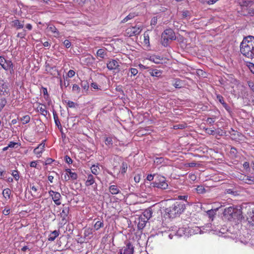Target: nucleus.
<instances>
[{
  "label": "nucleus",
  "mask_w": 254,
  "mask_h": 254,
  "mask_svg": "<svg viewBox=\"0 0 254 254\" xmlns=\"http://www.w3.org/2000/svg\"><path fill=\"white\" fill-rule=\"evenodd\" d=\"M240 52L245 57L254 58V36H249L244 38L240 45Z\"/></svg>",
  "instance_id": "f257e3e1"
},
{
  "label": "nucleus",
  "mask_w": 254,
  "mask_h": 254,
  "mask_svg": "<svg viewBox=\"0 0 254 254\" xmlns=\"http://www.w3.org/2000/svg\"><path fill=\"white\" fill-rule=\"evenodd\" d=\"M224 218L229 221L237 222L243 218L242 208L239 206H229L224 209L223 213Z\"/></svg>",
  "instance_id": "f03ea898"
},
{
  "label": "nucleus",
  "mask_w": 254,
  "mask_h": 254,
  "mask_svg": "<svg viewBox=\"0 0 254 254\" xmlns=\"http://www.w3.org/2000/svg\"><path fill=\"white\" fill-rule=\"evenodd\" d=\"M185 204L181 202L176 201L171 206L165 209V215L169 218H175L179 217L185 209Z\"/></svg>",
  "instance_id": "7ed1b4c3"
},
{
  "label": "nucleus",
  "mask_w": 254,
  "mask_h": 254,
  "mask_svg": "<svg viewBox=\"0 0 254 254\" xmlns=\"http://www.w3.org/2000/svg\"><path fill=\"white\" fill-rule=\"evenodd\" d=\"M151 186L154 188H157L161 190H166L168 188L166 178L161 175H157L155 181L151 183Z\"/></svg>",
  "instance_id": "20e7f679"
},
{
  "label": "nucleus",
  "mask_w": 254,
  "mask_h": 254,
  "mask_svg": "<svg viewBox=\"0 0 254 254\" xmlns=\"http://www.w3.org/2000/svg\"><path fill=\"white\" fill-rule=\"evenodd\" d=\"M0 65L6 71H9L11 74L13 73V64L10 60H6L2 56H0Z\"/></svg>",
  "instance_id": "39448f33"
},
{
  "label": "nucleus",
  "mask_w": 254,
  "mask_h": 254,
  "mask_svg": "<svg viewBox=\"0 0 254 254\" xmlns=\"http://www.w3.org/2000/svg\"><path fill=\"white\" fill-rule=\"evenodd\" d=\"M142 25H136L127 28L125 31V35L128 37H132L139 35L142 30Z\"/></svg>",
  "instance_id": "423d86ee"
},
{
  "label": "nucleus",
  "mask_w": 254,
  "mask_h": 254,
  "mask_svg": "<svg viewBox=\"0 0 254 254\" xmlns=\"http://www.w3.org/2000/svg\"><path fill=\"white\" fill-rule=\"evenodd\" d=\"M9 94V84L0 79V95L6 96Z\"/></svg>",
  "instance_id": "0eeeda50"
},
{
  "label": "nucleus",
  "mask_w": 254,
  "mask_h": 254,
  "mask_svg": "<svg viewBox=\"0 0 254 254\" xmlns=\"http://www.w3.org/2000/svg\"><path fill=\"white\" fill-rule=\"evenodd\" d=\"M134 247L130 242L126 243V245L120 250L119 254H133Z\"/></svg>",
  "instance_id": "6e6552de"
},
{
  "label": "nucleus",
  "mask_w": 254,
  "mask_h": 254,
  "mask_svg": "<svg viewBox=\"0 0 254 254\" xmlns=\"http://www.w3.org/2000/svg\"><path fill=\"white\" fill-rule=\"evenodd\" d=\"M49 195L52 197L53 200L54 201L56 205H59L61 204L60 201L61 195L59 192L55 191L53 190H50L49 191Z\"/></svg>",
  "instance_id": "1a4fd4ad"
},
{
  "label": "nucleus",
  "mask_w": 254,
  "mask_h": 254,
  "mask_svg": "<svg viewBox=\"0 0 254 254\" xmlns=\"http://www.w3.org/2000/svg\"><path fill=\"white\" fill-rule=\"evenodd\" d=\"M119 66V60H112L107 64V67L110 70L117 69Z\"/></svg>",
  "instance_id": "9d476101"
},
{
  "label": "nucleus",
  "mask_w": 254,
  "mask_h": 254,
  "mask_svg": "<svg viewBox=\"0 0 254 254\" xmlns=\"http://www.w3.org/2000/svg\"><path fill=\"white\" fill-rule=\"evenodd\" d=\"M162 35L167 37L168 39H170V40H176V35L173 31V30L171 29H166L162 34Z\"/></svg>",
  "instance_id": "9b49d317"
},
{
  "label": "nucleus",
  "mask_w": 254,
  "mask_h": 254,
  "mask_svg": "<svg viewBox=\"0 0 254 254\" xmlns=\"http://www.w3.org/2000/svg\"><path fill=\"white\" fill-rule=\"evenodd\" d=\"M45 144L44 143H42L34 149V153L37 155L38 158L41 156V154L45 150Z\"/></svg>",
  "instance_id": "f8f14e48"
},
{
  "label": "nucleus",
  "mask_w": 254,
  "mask_h": 254,
  "mask_svg": "<svg viewBox=\"0 0 254 254\" xmlns=\"http://www.w3.org/2000/svg\"><path fill=\"white\" fill-rule=\"evenodd\" d=\"M189 230V228L181 227L179 228V229L176 231L175 233V235L178 237H182L183 236H187V232Z\"/></svg>",
  "instance_id": "ddd939ff"
},
{
  "label": "nucleus",
  "mask_w": 254,
  "mask_h": 254,
  "mask_svg": "<svg viewBox=\"0 0 254 254\" xmlns=\"http://www.w3.org/2000/svg\"><path fill=\"white\" fill-rule=\"evenodd\" d=\"M152 213L151 208H148L143 211L141 216H142L144 219L148 220L152 217Z\"/></svg>",
  "instance_id": "4468645a"
},
{
  "label": "nucleus",
  "mask_w": 254,
  "mask_h": 254,
  "mask_svg": "<svg viewBox=\"0 0 254 254\" xmlns=\"http://www.w3.org/2000/svg\"><path fill=\"white\" fill-rule=\"evenodd\" d=\"M109 190L112 194L115 195L121 193L120 188L116 185H111L109 187Z\"/></svg>",
  "instance_id": "2eb2a0df"
},
{
  "label": "nucleus",
  "mask_w": 254,
  "mask_h": 254,
  "mask_svg": "<svg viewBox=\"0 0 254 254\" xmlns=\"http://www.w3.org/2000/svg\"><path fill=\"white\" fill-rule=\"evenodd\" d=\"M37 110L38 112H40L41 115H43L45 117H46L48 111L46 110V107L44 105L39 104L37 107Z\"/></svg>",
  "instance_id": "dca6fc26"
},
{
  "label": "nucleus",
  "mask_w": 254,
  "mask_h": 254,
  "mask_svg": "<svg viewBox=\"0 0 254 254\" xmlns=\"http://www.w3.org/2000/svg\"><path fill=\"white\" fill-rule=\"evenodd\" d=\"M104 141L105 145L108 148H111L113 147V141L112 137L105 136L104 137Z\"/></svg>",
  "instance_id": "f3484780"
},
{
  "label": "nucleus",
  "mask_w": 254,
  "mask_h": 254,
  "mask_svg": "<svg viewBox=\"0 0 254 254\" xmlns=\"http://www.w3.org/2000/svg\"><path fill=\"white\" fill-rule=\"evenodd\" d=\"M60 234L59 230H55L51 233L48 237V241H53L57 237L59 236Z\"/></svg>",
  "instance_id": "a211bd4d"
},
{
  "label": "nucleus",
  "mask_w": 254,
  "mask_h": 254,
  "mask_svg": "<svg viewBox=\"0 0 254 254\" xmlns=\"http://www.w3.org/2000/svg\"><path fill=\"white\" fill-rule=\"evenodd\" d=\"M147 221L148 220L144 219V218L142 216H140L139 218V222L137 225L138 228L139 229H143L145 227L146 223Z\"/></svg>",
  "instance_id": "6ab92c4d"
},
{
  "label": "nucleus",
  "mask_w": 254,
  "mask_h": 254,
  "mask_svg": "<svg viewBox=\"0 0 254 254\" xmlns=\"http://www.w3.org/2000/svg\"><path fill=\"white\" fill-rule=\"evenodd\" d=\"M95 183L94 177L92 175H89L87 176V180L85 182L86 186H89L93 185Z\"/></svg>",
  "instance_id": "aec40b11"
},
{
  "label": "nucleus",
  "mask_w": 254,
  "mask_h": 254,
  "mask_svg": "<svg viewBox=\"0 0 254 254\" xmlns=\"http://www.w3.org/2000/svg\"><path fill=\"white\" fill-rule=\"evenodd\" d=\"M13 25L17 29H21L24 26L23 21L20 22L19 20H14L12 21Z\"/></svg>",
  "instance_id": "412c9836"
},
{
  "label": "nucleus",
  "mask_w": 254,
  "mask_h": 254,
  "mask_svg": "<svg viewBox=\"0 0 254 254\" xmlns=\"http://www.w3.org/2000/svg\"><path fill=\"white\" fill-rule=\"evenodd\" d=\"M148 72L152 76L155 77H159L161 76L162 73L161 71L158 69H149Z\"/></svg>",
  "instance_id": "4be33fe9"
},
{
  "label": "nucleus",
  "mask_w": 254,
  "mask_h": 254,
  "mask_svg": "<svg viewBox=\"0 0 254 254\" xmlns=\"http://www.w3.org/2000/svg\"><path fill=\"white\" fill-rule=\"evenodd\" d=\"M252 2L251 0H240L239 4L242 7H248L251 5Z\"/></svg>",
  "instance_id": "5701e85b"
},
{
  "label": "nucleus",
  "mask_w": 254,
  "mask_h": 254,
  "mask_svg": "<svg viewBox=\"0 0 254 254\" xmlns=\"http://www.w3.org/2000/svg\"><path fill=\"white\" fill-rule=\"evenodd\" d=\"M69 213V208L68 207H64L62 212L60 213L63 220L65 219Z\"/></svg>",
  "instance_id": "b1692460"
},
{
  "label": "nucleus",
  "mask_w": 254,
  "mask_h": 254,
  "mask_svg": "<svg viewBox=\"0 0 254 254\" xmlns=\"http://www.w3.org/2000/svg\"><path fill=\"white\" fill-rule=\"evenodd\" d=\"M247 220L249 223L251 224L252 225H254V210H253L252 212H250L248 213Z\"/></svg>",
  "instance_id": "393cba45"
},
{
  "label": "nucleus",
  "mask_w": 254,
  "mask_h": 254,
  "mask_svg": "<svg viewBox=\"0 0 254 254\" xmlns=\"http://www.w3.org/2000/svg\"><path fill=\"white\" fill-rule=\"evenodd\" d=\"M96 54L98 57L104 59L107 55L106 50L105 49H100L97 51Z\"/></svg>",
  "instance_id": "a878e982"
},
{
  "label": "nucleus",
  "mask_w": 254,
  "mask_h": 254,
  "mask_svg": "<svg viewBox=\"0 0 254 254\" xmlns=\"http://www.w3.org/2000/svg\"><path fill=\"white\" fill-rule=\"evenodd\" d=\"M137 14L134 12L130 13L128 15H127L124 19H123L121 21L122 23H125L133 18L135 16H137Z\"/></svg>",
  "instance_id": "bb28decb"
},
{
  "label": "nucleus",
  "mask_w": 254,
  "mask_h": 254,
  "mask_svg": "<svg viewBox=\"0 0 254 254\" xmlns=\"http://www.w3.org/2000/svg\"><path fill=\"white\" fill-rule=\"evenodd\" d=\"M11 193V191L8 188L5 189L3 190L2 195L6 199H8L10 198Z\"/></svg>",
  "instance_id": "cd10ccee"
},
{
  "label": "nucleus",
  "mask_w": 254,
  "mask_h": 254,
  "mask_svg": "<svg viewBox=\"0 0 254 254\" xmlns=\"http://www.w3.org/2000/svg\"><path fill=\"white\" fill-rule=\"evenodd\" d=\"M104 226V223L103 220H98L97 221L94 225V228L95 230H98L100 228L103 227Z\"/></svg>",
  "instance_id": "c85d7f7f"
},
{
  "label": "nucleus",
  "mask_w": 254,
  "mask_h": 254,
  "mask_svg": "<svg viewBox=\"0 0 254 254\" xmlns=\"http://www.w3.org/2000/svg\"><path fill=\"white\" fill-rule=\"evenodd\" d=\"M170 40L167 37L163 35H161V43L164 47H167L169 44V41Z\"/></svg>",
  "instance_id": "c756f323"
},
{
  "label": "nucleus",
  "mask_w": 254,
  "mask_h": 254,
  "mask_svg": "<svg viewBox=\"0 0 254 254\" xmlns=\"http://www.w3.org/2000/svg\"><path fill=\"white\" fill-rule=\"evenodd\" d=\"M72 90L74 93L79 94L80 92V88L77 84H74L72 85Z\"/></svg>",
  "instance_id": "7c9ffc66"
},
{
  "label": "nucleus",
  "mask_w": 254,
  "mask_h": 254,
  "mask_svg": "<svg viewBox=\"0 0 254 254\" xmlns=\"http://www.w3.org/2000/svg\"><path fill=\"white\" fill-rule=\"evenodd\" d=\"M173 85L176 88H181L182 86V81L179 79H176Z\"/></svg>",
  "instance_id": "2f4dec72"
},
{
  "label": "nucleus",
  "mask_w": 254,
  "mask_h": 254,
  "mask_svg": "<svg viewBox=\"0 0 254 254\" xmlns=\"http://www.w3.org/2000/svg\"><path fill=\"white\" fill-rule=\"evenodd\" d=\"M54 119L56 125L59 128L62 129V127L61 123L58 119V117L56 114H54Z\"/></svg>",
  "instance_id": "473e14b6"
},
{
  "label": "nucleus",
  "mask_w": 254,
  "mask_h": 254,
  "mask_svg": "<svg viewBox=\"0 0 254 254\" xmlns=\"http://www.w3.org/2000/svg\"><path fill=\"white\" fill-rule=\"evenodd\" d=\"M7 103V101L5 98H1L0 99V112L4 108Z\"/></svg>",
  "instance_id": "72a5a7b5"
},
{
  "label": "nucleus",
  "mask_w": 254,
  "mask_h": 254,
  "mask_svg": "<svg viewBox=\"0 0 254 254\" xmlns=\"http://www.w3.org/2000/svg\"><path fill=\"white\" fill-rule=\"evenodd\" d=\"M195 190L198 193L202 194L205 192V189L202 186H198Z\"/></svg>",
  "instance_id": "f704fd0d"
},
{
  "label": "nucleus",
  "mask_w": 254,
  "mask_h": 254,
  "mask_svg": "<svg viewBox=\"0 0 254 254\" xmlns=\"http://www.w3.org/2000/svg\"><path fill=\"white\" fill-rule=\"evenodd\" d=\"M20 143L18 142H15L10 141L8 144V147L9 148H17L18 146L20 145Z\"/></svg>",
  "instance_id": "c9c22d12"
},
{
  "label": "nucleus",
  "mask_w": 254,
  "mask_h": 254,
  "mask_svg": "<svg viewBox=\"0 0 254 254\" xmlns=\"http://www.w3.org/2000/svg\"><path fill=\"white\" fill-rule=\"evenodd\" d=\"M30 120V117L28 115H26L23 116L21 119V120L23 122V124H27L29 122Z\"/></svg>",
  "instance_id": "e433bc0d"
},
{
  "label": "nucleus",
  "mask_w": 254,
  "mask_h": 254,
  "mask_svg": "<svg viewBox=\"0 0 254 254\" xmlns=\"http://www.w3.org/2000/svg\"><path fill=\"white\" fill-rule=\"evenodd\" d=\"M127 169V164L126 162H123L122 164L121 173L124 174L126 172Z\"/></svg>",
  "instance_id": "4c0bfd02"
},
{
  "label": "nucleus",
  "mask_w": 254,
  "mask_h": 254,
  "mask_svg": "<svg viewBox=\"0 0 254 254\" xmlns=\"http://www.w3.org/2000/svg\"><path fill=\"white\" fill-rule=\"evenodd\" d=\"M98 169H99V168L98 167V166H95V165H93L91 167V172L94 175L98 174Z\"/></svg>",
  "instance_id": "58836bf2"
},
{
  "label": "nucleus",
  "mask_w": 254,
  "mask_h": 254,
  "mask_svg": "<svg viewBox=\"0 0 254 254\" xmlns=\"http://www.w3.org/2000/svg\"><path fill=\"white\" fill-rule=\"evenodd\" d=\"M49 31H51L53 33H57V35H59V32L58 31L57 28L54 26H51L48 27Z\"/></svg>",
  "instance_id": "ea45409f"
},
{
  "label": "nucleus",
  "mask_w": 254,
  "mask_h": 254,
  "mask_svg": "<svg viewBox=\"0 0 254 254\" xmlns=\"http://www.w3.org/2000/svg\"><path fill=\"white\" fill-rule=\"evenodd\" d=\"M11 174L16 181H18L19 180V175L18 172L17 170L13 171Z\"/></svg>",
  "instance_id": "a19ab883"
},
{
  "label": "nucleus",
  "mask_w": 254,
  "mask_h": 254,
  "mask_svg": "<svg viewBox=\"0 0 254 254\" xmlns=\"http://www.w3.org/2000/svg\"><path fill=\"white\" fill-rule=\"evenodd\" d=\"M150 60L156 64H159L160 62L161 59L159 57H152L150 58Z\"/></svg>",
  "instance_id": "79ce46f5"
},
{
  "label": "nucleus",
  "mask_w": 254,
  "mask_h": 254,
  "mask_svg": "<svg viewBox=\"0 0 254 254\" xmlns=\"http://www.w3.org/2000/svg\"><path fill=\"white\" fill-rule=\"evenodd\" d=\"M81 87L85 90H87L89 87V85L86 81H83L81 82Z\"/></svg>",
  "instance_id": "37998d69"
},
{
  "label": "nucleus",
  "mask_w": 254,
  "mask_h": 254,
  "mask_svg": "<svg viewBox=\"0 0 254 254\" xmlns=\"http://www.w3.org/2000/svg\"><path fill=\"white\" fill-rule=\"evenodd\" d=\"M68 175L69 176V178H70L72 180H75L77 178V175L74 172H70Z\"/></svg>",
  "instance_id": "c03bdc74"
},
{
  "label": "nucleus",
  "mask_w": 254,
  "mask_h": 254,
  "mask_svg": "<svg viewBox=\"0 0 254 254\" xmlns=\"http://www.w3.org/2000/svg\"><path fill=\"white\" fill-rule=\"evenodd\" d=\"M216 98L219 102L222 104V105L225 103L224 100V98L221 95H217Z\"/></svg>",
  "instance_id": "a18cd8bd"
},
{
  "label": "nucleus",
  "mask_w": 254,
  "mask_h": 254,
  "mask_svg": "<svg viewBox=\"0 0 254 254\" xmlns=\"http://www.w3.org/2000/svg\"><path fill=\"white\" fill-rule=\"evenodd\" d=\"M64 45L66 48H69L71 46V43L68 40H65L63 42Z\"/></svg>",
  "instance_id": "49530a36"
},
{
  "label": "nucleus",
  "mask_w": 254,
  "mask_h": 254,
  "mask_svg": "<svg viewBox=\"0 0 254 254\" xmlns=\"http://www.w3.org/2000/svg\"><path fill=\"white\" fill-rule=\"evenodd\" d=\"M75 71L73 70L70 69L68 72H67V76L68 77L71 78L74 76L75 75Z\"/></svg>",
  "instance_id": "de8ad7c7"
},
{
  "label": "nucleus",
  "mask_w": 254,
  "mask_h": 254,
  "mask_svg": "<svg viewBox=\"0 0 254 254\" xmlns=\"http://www.w3.org/2000/svg\"><path fill=\"white\" fill-rule=\"evenodd\" d=\"M67 105L69 108H75L76 107V104L71 101H68L67 102Z\"/></svg>",
  "instance_id": "09e8293b"
},
{
  "label": "nucleus",
  "mask_w": 254,
  "mask_h": 254,
  "mask_svg": "<svg viewBox=\"0 0 254 254\" xmlns=\"http://www.w3.org/2000/svg\"><path fill=\"white\" fill-rule=\"evenodd\" d=\"M157 23V18L156 17H153L150 22L151 25H155Z\"/></svg>",
  "instance_id": "8fccbe9b"
},
{
  "label": "nucleus",
  "mask_w": 254,
  "mask_h": 254,
  "mask_svg": "<svg viewBox=\"0 0 254 254\" xmlns=\"http://www.w3.org/2000/svg\"><path fill=\"white\" fill-rule=\"evenodd\" d=\"M248 67L251 72L254 74V64L251 63H250L248 64Z\"/></svg>",
  "instance_id": "3c124183"
},
{
  "label": "nucleus",
  "mask_w": 254,
  "mask_h": 254,
  "mask_svg": "<svg viewBox=\"0 0 254 254\" xmlns=\"http://www.w3.org/2000/svg\"><path fill=\"white\" fill-rule=\"evenodd\" d=\"M130 71L131 72V74L133 75V76L136 75L138 73V70L137 69L134 68H131L130 69Z\"/></svg>",
  "instance_id": "603ef678"
},
{
  "label": "nucleus",
  "mask_w": 254,
  "mask_h": 254,
  "mask_svg": "<svg viewBox=\"0 0 254 254\" xmlns=\"http://www.w3.org/2000/svg\"><path fill=\"white\" fill-rule=\"evenodd\" d=\"M134 180L135 183H139L140 180V175L139 174L135 175L134 177Z\"/></svg>",
  "instance_id": "864d4df0"
},
{
  "label": "nucleus",
  "mask_w": 254,
  "mask_h": 254,
  "mask_svg": "<svg viewBox=\"0 0 254 254\" xmlns=\"http://www.w3.org/2000/svg\"><path fill=\"white\" fill-rule=\"evenodd\" d=\"M65 161L68 164H70L72 163V159L70 158V157H69L68 156H67V155L65 156Z\"/></svg>",
  "instance_id": "5fc2aeb1"
},
{
  "label": "nucleus",
  "mask_w": 254,
  "mask_h": 254,
  "mask_svg": "<svg viewBox=\"0 0 254 254\" xmlns=\"http://www.w3.org/2000/svg\"><path fill=\"white\" fill-rule=\"evenodd\" d=\"M207 122L212 125L214 124V123L215 122V120L214 118H207Z\"/></svg>",
  "instance_id": "6e6d98bb"
},
{
  "label": "nucleus",
  "mask_w": 254,
  "mask_h": 254,
  "mask_svg": "<svg viewBox=\"0 0 254 254\" xmlns=\"http://www.w3.org/2000/svg\"><path fill=\"white\" fill-rule=\"evenodd\" d=\"M144 43L145 44L149 43V35L148 34L146 35V34L145 33L144 34Z\"/></svg>",
  "instance_id": "4d7b16f0"
},
{
  "label": "nucleus",
  "mask_w": 254,
  "mask_h": 254,
  "mask_svg": "<svg viewBox=\"0 0 254 254\" xmlns=\"http://www.w3.org/2000/svg\"><path fill=\"white\" fill-rule=\"evenodd\" d=\"M54 161L52 158H48L46 159L45 163L46 165L51 164Z\"/></svg>",
  "instance_id": "13d9d810"
},
{
  "label": "nucleus",
  "mask_w": 254,
  "mask_h": 254,
  "mask_svg": "<svg viewBox=\"0 0 254 254\" xmlns=\"http://www.w3.org/2000/svg\"><path fill=\"white\" fill-rule=\"evenodd\" d=\"M248 85L250 88L254 92V83L253 82H248Z\"/></svg>",
  "instance_id": "bf43d9fd"
},
{
  "label": "nucleus",
  "mask_w": 254,
  "mask_h": 254,
  "mask_svg": "<svg viewBox=\"0 0 254 254\" xmlns=\"http://www.w3.org/2000/svg\"><path fill=\"white\" fill-rule=\"evenodd\" d=\"M9 212H10V209H7V208H5L3 211H2V213L3 214L5 215H7L9 214Z\"/></svg>",
  "instance_id": "052dcab7"
},
{
  "label": "nucleus",
  "mask_w": 254,
  "mask_h": 254,
  "mask_svg": "<svg viewBox=\"0 0 254 254\" xmlns=\"http://www.w3.org/2000/svg\"><path fill=\"white\" fill-rule=\"evenodd\" d=\"M222 105L227 111L230 112V108L226 103H223Z\"/></svg>",
  "instance_id": "680f3d73"
},
{
  "label": "nucleus",
  "mask_w": 254,
  "mask_h": 254,
  "mask_svg": "<svg viewBox=\"0 0 254 254\" xmlns=\"http://www.w3.org/2000/svg\"><path fill=\"white\" fill-rule=\"evenodd\" d=\"M174 128L175 129H179V128H185V126L183 125H177L176 126H174Z\"/></svg>",
  "instance_id": "e2e57ef3"
},
{
  "label": "nucleus",
  "mask_w": 254,
  "mask_h": 254,
  "mask_svg": "<svg viewBox=\"0 0 254 254\" xmlns=\"http://www.w3.org/2000/svg\"><path fill=\"white\" fill-rule=\"evenodd\" d=\"M190 231V232H195L196 233L197 232H201L200 229L197 227H195L194 229H191Z\"/></svg>",
  "instance_id": "0e129e2a"
},
{
  "label": "nucleus",
  "mask_w": 254,
  "mask_h": 254,
  "mask_svg": "<svg viewBox=\"0 0 254 254\" xmlns=\"http://www.w3.org/2000/svg\"><path fill=\"white\" fill-rule=\"evenodd\" d=\"M63 84L64 85V86L65 87H67L69 84V81H67V82L64 80V83H63L62 82V81L61 80V83H60V85H61V86L62 87L63 86Z\"/></svg>",
  "instance_id": "69168bd1"
},
{
  "label": "nucleus",
  "mask_w": 254,
  "mask_h": 254,
  "mask_svg": "<svg viewBox=\"0 0 254 254\" xmlns=\"http://www.w3.org/2000/svg\"><path fill=\"white\" fill-rule=\"evenodd\" d=\"M154 175H152L151 174L148 175L147 177V180L149 181H151L154 179Z\"/></svg>",
  "instance_id": "338daca9"
},
{
  "label": "nucleus",
  "mask_w": 254,
  "mask_h": 254,
  "mask_svg": "<svg viewBox=\"0 0 254 254\" xmlns=\"http://www.w3.org/2000/svg\"><path fill=\"white\" fill-rule=\"evenodd\" d=\"M243 167L245 169H248L249 168V163L248 162H245L243 164Z\"/></svg>",
  "instance_id": "774afa93"
}]
</instances>
